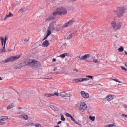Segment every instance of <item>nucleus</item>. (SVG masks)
Returning a JSON list of instances; mask_svg holds the SVG:
<instances>
[{"label": "nucleus", "mask_w": 127, "mask_h": 127, "mask_svg": "<svg viewBox=\"0 0 127 127\" xmlns=\"http://www.w3.org/2000/svg\"><path fill=\"white\" fill-rule=\"evenodd\" d=\"M111 25L113 29L115 31L120 29L121 28L122 23L121 22H118L117 23L114 21H112L111 23Z\"/></svg>", "instance_id": "5"}, {"label": "nucleus", "mask_w": 127, "mask_h": 127, "mask_svg": "<svg viewBox=\"0 0 127 127\" xmlns=\"http://www.w3.org/2000/svg\"><path fill=\"white\" fill-rule=\"evenodd\" d=\"M102 86V85H101V84H98L96 87H101V86Z\"/></svg>", "instance_id": "47"}, {"label": "nucleus", "mask_w": 127, "mask_h": 127, "mask_svg": "<svg viewBox=\"0 0 127 127\" xmlns=\"http://www.w3.org/2000/svg\"><path fill=\"white\" fill-rule=\"evenodd\" d=\"M105 127H109L108 126V125H107L105 126Z\"/></svg>", "instance_id": "57"}, {"label": "nucleus", "mask_w": 127, "mask_h": 127, "mask_svg": "<svg viewBox=\"0 0 127 127\" xmlns=\"http://www.w3.org/2000/svg\"><path fill=\"white\" fill-rule=\"evenodd\" d=\"M2 80V79L1 78V77H0V80Z\"/></svg>", "instance_id": "63"}, {"label": "nucleus", "mask_w": 127, "mask_h": 127, "mask_svg": "<svg viewBox=\"0 0 127 127\" xmlns=\"http://www.w3.org/2000/svg\"><path fill=\"white\" fill-rule=\"evenodd\" d=\"M20 57V56L17 55L15 56H11L7 58L6 60L2 61V64H5L9 62L14 61L19 59Z\"/></svg>", "instance_id": "6"}, {"label": "nucleus", "mask_w": 127, "mask_h": 127, "mask_svg": "<svg viewBox=\"0 0 127 127\" xmlns=\"http://www.w3.org/2000/svg\"><path fill=\"white\" fill-rule=\"evenodd\" d=\"M54 127H60V126H58H58H54Z\"/></svg>", "instance_id": "58"}, {"label": "nucleus", "mask_w": 127, "mask_h": 127, "mask_svg": "<svg viewBox=\"0 0 127 127\" xmlns=\"http://www.w3.org/2000/svg\"><path fill=\"white\" fill-rule=\"evenodd\" d=\"M89 79L87 78H78L74 80V81L76 82H81L84 81H86L88 80Z\"/></svg>", "instance_id": "9"}, {"label": "nucleus", "mask_w": 127, "mask_h": 127, "mask_svg": "<svg viewBox=\"0 0 127 127\" xmlns=\"http://www.w3.org/2000/svg\"><path fill=\"white\" fill-rule=\"evenodd\" d=\"M13 16V14L9 12V14H7L6 15L3 20L5 21L7 18L12 17Z\"/></svg>", "instance_id": "13"}, {"label": "nucleus", "mask_w": 127, "mask_h": 127, "mask_svg": "<svg viewBox=\"0 0 127 127\" xmlns=\"http://www.w3.org/2000/svg\"><path fill=\"white\" fill-rule=\"evenodd\" d=\"M51 20H53L54 21H52L48 28V30L53 31L55 30V29L54 26V25L55 24L56 22L55 17L51 15L49 17L46 19V21H50Z\"/></svg>", "instance_id": "3"}, {"label": "nucleus", "mask_w": 127, "mask_h": 127, "mask_svg": "<svg viewBox=\"0 0 127 127\" xmlns=\"http://www.w3.org/2000/svg\"><path fill=\"white\" fill-rule=\"evenodd\" d=\"M57 70V68L56 67H54V69L53 70V71H55L56 70Z\"/></svg>", "instance_id": "49"}, {"label": "nucleus", "mask_w": 127, "mask_h": 127, "mask_svg": "<svg viewBox=\"0 0 127 127\" xmlns=\"http://www.w3.org/2000/svg\"><path fill=\"white\" fill-rule=\"evenodd\" d=\"M89 118L90 119L93 121H94L95 119V116H90L89 117Z\"/></svg>", "instance_id": "25"}, {"label": "nucleus", "mask_w": 127, "mask_h": 127, "mask_svg": "<svg viewBox=\"0 0 127 127\" xmlns=\"http://www.w3.org/2000/svg\"><path fill=\"white\" fill-rule=\"evenodd\" d=\"M49 41L47 40H46L43 42L42 45L44 47H46L49 45Z\"/></svg>", "instance_id": "14"}, {"label": "nucleus", "mask_w": 127, "mask_h": 127, "mask_svg": "<svg viewBox=\"0 0 127 127\" xmlns=\"http://www.w3.org/2000/svg\"><path fill=\"white\" fill-rule=\"evenodd\" d=\"M75 22V20L74 19H72L68 21L67 23L64 24L62 26V27L63 28H65L69 27L72 25Z\"/></svg>", "instance_id": "7"}, {"label": "nucleus", "mask_w": 127, "mask_h": 127, "mask_svg": "<svg viewBox=\"0 0 127 127\" xmlns=\"http://www.w3.org/2000/svg\"><path fill=\"white\" fill-rule=\"evenodd\" d=\"M125 54L127 55V52H125Z\"/></svg>", "instance_id": "59"}, {"label": "nucleus", "mask_w": 127, "mask_h": 127, "mask_svg": "<svg viewBox=\"0 0 127 127\" xmlns=\"http://www.w3.org/2000/svg\"><path fill=\"white\" fill-rule=\"evenodd\" d=\"M62 123V121H59L57 123L58 124H61Z\"/></svg>", "instance_id": "52"}, {"label": "nucleus", "mask_w": 127, "mask_h": 127, "mask_svg": "<svg viewBox=\"0 0 127 127\" xmlns=\"http://www.w3.org/2000/svg\"><path fill=\"white\" fill-rule=\"evenodd\" d=\"M45 79H49V78H45Z\"/></svg>", "instance_id": "64"}, {"label": "nucleus", "mask_w": 127, "mask_h": 127, "mask_svg": "<svg viewBox=\"0 0 127 127\" xmlns=\"http://www.w3.org/2000/svg\"><path fill=\"white\" fill-rule=\"evenodd\" d=\"M14 106L15 105L14 104H10L7 107V109H9Z\"/></svg>", "instance_id": "16"}, {"label": "nucleus", "mask_w": 127, "mask_h": 127, "mask_svg": "<svg viewBox=\"0 0 127 127\" xmlns=\"http://www.w3.org/2000/svg\"><path fill=\"white\" fill-rule=\"evenodd\" d=\"M50 107L53 110H55L57 109V108L54 105H50Z\"/></svg>", "instance_id": "22"}, {"label": "nucleus", "mask_w": 127, "mask_h": 127, "mask_svg": "<svg viewBox=\"0 0 127 127\" xmlns=\"http://www.w3.org/2000/svg\"><path fill=\"white\" fill-rule=\"evenodd\" d=\"M70 118H71V120L72 121H74V122H75L76 121L73 118L72 116H71Z\"/></svg>", "instance_id": "40"}, {"label": "nucleus", "mask_w": 127, "mask_h": 127, "mask_svg": "<svg viewBox=\"0 0 127 127\" xmlns=\"http://www.w3.org/2000/svg\"><path fill=\"white\" fill-rule=\"evenodd\" d=\"M86 77H87L88 78H91V79H92L93 78V77L92 76H91L90 75H87L86 76Z\"/></svg>", "instance_id": "41"}, {"label": "nucleus", "mask_w": 127, "mask_h": 127, "mask_svg": "<svg viewBox=\"0 0 127 127\" xmlns=\"http://www.w3.org/2000/svg\"><path fill=\"white\" fill-rule=\"evenodd\" d=\"M0 40L1 42V44L2 46L3 45V43H4V38L3 37H0Z\"/></svg>", "instance_id": "19"}, {"label": "nucleus", "mask_w": 127, "mask_h": 127, "mask_svg": "<svg viewBox=\"0 0 127 127\" xmlns=\"http://www.w3.org/2000/svg\"><path fill=\"white\" fill-rule=\"evenodd\" d=\"M108 125V126H109V127H112L114 126V124H111Z\"/></svg>", "instance_id": "44"}, {"label": "nucleus", "mask_w": 127, "mask_h": 127, "mask_svg": "<svg viewBox=\"0 0 127 127\" xmlns=\"http://www.w3.org/2000/svg\"><path fill=\"white\" fill-rule=\"evenodd\" d=\"M125 64L126 66L127 67V62H125Z\"/></svg>", "instance_id": "55"}, {"label": "nucleus", "mask_w": 127, "mask_h": 127, "mask_svg": "<svg viewBox=\"0 0 127 127\" xmlns=\"http://www.w3.org/2000/svg\"><path fill=\"white\" fill-rule=\"evenodd\" d=\"M112 80L116 82H118L119 83H122V82L120 81H119L117 79H112Z\"/></svg>", "instance_id": "28"}, {"label": "nucleus", "mask_w": 127, "mask_h": 127, "mask_svg": "<svg viewBox=\"0 0 127 127\" xmlns=\"http://www.w3.org/2000/svg\"><path fill=\"white\" fill-rule=\"evenodd\" d=\"M123 106L125 108H127V105L124 104H123Z\"/></svg>", "instance_id": "48"}, {"label": "nucleus", "mask_w": 127, "mask_h": 127, "mask_svg": "<svg viewBox=\"0 0 127 127\" xmlns=\"http://www.w3.org/2000/svg\"><path fill=\"white\" fill-rule=\"evenodd\" d=\"M80 93L82 96L84 98H87L89 97V94L87 93H85L84 91H81Z\"/></svg>", "instance_id": "10"}, {"label": "nucleus", "mask_w": 127, "mask_h": 127, "mask_svg": "<svg viewBox=\"0 0 127 127\" xmlns=\"http://www.w3.org/2000/svg\"><path fill=\"white\" fill-rule=\"evenodd\" d=\"M122 116L124 117L127 118V115L122 114Z\"/></svg>", "instance_id": "43"}, {"label": "nucleus", "mask_w": 127, "mask_h": 127, "mask_svg": "<svg viewBox=\"0 0 127 127\" xmlns=\"http://www.w3.org/2000/svg\"><path fill=\"white\" fill-rule=\"evenodd\" d=\"M90 56V55L89 54H87L82 56H81V57H79L78 58H79V60H84L87 58H89Z\"/></svg>", "instance_id": "11"}, {"label": "nucleus", "mask_w": 127, "mask_h": 127, "mask_svg": "<svg viewBox=\"0 0 127 127\" xmlns=\"http://www.w3.org/2000/svg\"><path fill=\"white\" fill-rule=\"evenodd\" d=\"M126 9L123 7H118L116 10H114L113 12L119 18H121L124 15Z\"/></svg>", "instance_id": "1"}, {"label": "nucleus", "mask_w": 127, "mask_h": 127, "mask_svg": "<svg viewBox=\"0 0 127 127\" xmlns=\"http://www.w3.org/2000/svg\"><path fill=\"white\" fill-rule=\"evenodd\" d=\"M12 50V49H8V52H10V51L11 50Z\"/></svg>", "instance_id": "56"}, {"label": "nucleus", "mask_w": 127, "mask_h": 127, "mask_svg": "<svg viewBox=\"0 0 127 127\" xmlns=\"http://www.w3.org/2000/svg\"><path fill=\"white\" fill-rule=\"evenodd\" d=\"M53 94L54 95H55L57 96H58L59 95V94H58L56 92H55Z\"/></svg>", "instance_id": "39"}, {"label": "nucleus", "mask_w": 127, "mask_h": 127, "mask_svg": "<svg viewBox=\"0 0 127 127\" xmlns=\"http://www.w3.org/2000/svg\"><path fill=\"white\" fill-rule=\"evenodd\" d=\"M48 36H49L46 34V35L45 36V37H44V39H43V41L44 40H45L46 39Z\"/></svg>", "instance_id": "45"}, {"label": "nucleus", "mask_w": 127, "mask_h": 127, "mask_svg": "<svg viewBox=\"0 0 127 127\" xmlns=\"http://www.w3.org/2000/svg\"><path fill=\"white\" fill-rule=\"evenodd\" d=\"M24 9L23 8L21 9L19 11V13L22 14L24 12Z\"/></svg>", "instance_id": "29"}, {"label": "nucleus", "mask_w": 127, "mask_h": 127, "mask_svg": "<svg viewBox=\"0 0 127 127\" xmlns=\"http://www.w3.org/2000/svg\"><path fill=\"white\" fill-rule=\"evenodd\" d=\"M119 52H122L124 50V48L122 46H121L118 49Z\"/></svg>", "instance_id": "21"}, {"label": "nucleus", "mask_w": 127, "mask_h": 127, "mask_svg": "<svg viewBox=\"0 0 127 127\" xmlns=\"http://www.w3.org/2000/svg\"><path fill=\"white\" fill-rule=\"evenodd\" d=\"M1 117H0V119H1ZM2 121L1 120H0V122Z\"/></svg>", "instance_id": "62"}, {"label": "nucleus", "mask_w": 127, "mask_h": 127, "mask_svg": "<svg viewBox=\"0 0 127 127\" xmlns=\"http://www.w3.org/2000/svg\"><path fill=\"white\" fill-rule=\"evenodd\" d=\"M29 40V39H24V41H28Z\"/></svg>", "instance_id": "50"}, {"label": "nucleus", "mask_w": 127, "mask_h": 127, "mask_svg": "<svg viewBox=\"0 0 127 127\" xmlns=\"http://www.w3.org/2000/svg\"><path fill=\"white\" fill-rule=\"evenodd\" d=\"M113 98V96L112 95H107L106 97L107 99L108 100H110L112 99Z\"/></svg>", "instance_id": "15"}, {"label": "nucleus", "mask_w": 127, "mask_h": 127, "mask_svg": "<svg viewBox=\"0 0 127 127\" xmlns=\"http://www.w3.org/2000/svg\"><path fill=\"white\" fill-rule=\"evenodd\" d=\"M65 56V55L64 54L62 55H60L59 56V57H61V58H64Z\"/></svg>", "instance_id": "35"}, {"label": "nucleus", "mask_w": 127, "mask_h": 127, "mask_svg": "<svg viewBox=\"0 0 127 127\" xmlns=\"http://www.w3.org/2000/svg\"><path fill=\"white\" fill-rule=\"evenodd\" d=\"M22 117L25 120H27L28 118V116L26 115H24L22 116Z\"/></svg>", "instance_id": "26"}, {"label": "nucleus", "mask_w": 127, "mask_h": 127, "mask_svg": "<svg viewBox=\"0 0 127 127\" xmlns=\"http://www.w3.org/2000/svg\"><path fill=\"white\" fill-rule=\"evenodd\" d=\"M61 119L62 121H64L65 120V118L64 117V115L63 114L61 115Z\"/></svg>", "instance_id": "30"}, {"label": "nucleus", "mask_w": 127, "mask_h": 127, "mask_svg": "<svg viewBox=\"0 0 127 127\" xmlns=\"http://www.w3.org/2000/svg\"><path fill=\"white\" fill-rule=\"evenodd\" d=\"M67 13V11L66 9L62 7L56 9L55 11L53 12L52 14L54 16L57 15H64L66 14Z\"/></svg>", "instance_id": "4"}, {"label": "nucleus", "mask_w": 127, "mask_h": 127, "mask_svg": "<svg viewBox=\"0 0 127 127\" xmlns=\"http://www.w3.org/2000/svg\"><path fill=\"white\" fill-rule=\"evenodd\" d=\"M7 38H6V37H5L4 38V46H5V45L6 43V41L7 40Z\"/></svg>", "instance_id": "37"}, {"label": "nucleus", "mask_w": 127, "mask_h": 127, "mask_svg": "<svg viewBox=\"0 0 127 127\" xmlns=\"http://www.w3.org/2000/svg\"><path fill=\"white\" fill-rule=\"evenodd\" d=\"M73 71L74 72H75V71H76V72H78V70L76 69L75 68V69H74V70H73Z\"/></svg>", "instance_id": "51"}, {"label": "nucleus", "mask_w": 127, "mask_h": 127, "mask_svg": "<svg viewBox=\"0 0 127 127\" xmlns=\"http://www.w3.org/2000/svg\"><path fill=\"white\" fill-rule=\"evenodd\" d=\"M25 66V62L21 64H19L16 65L14 68L16 69L20 68L22 67Z\"/></svg>", "instance_id": "12"}, {"label": "nucleus", "mask_w": 127, "mask_h": 127, "mask_svg": "<svg viewBox=\"0 0 127 127\" xmlns=\"http://www.w3.org/2000/svg\"><path fill=\"white\" fill-rule=\"evenodd\" d=\"M5 46H4H4L3 47V48L1 49L0 50V52L1 53H2V52H6L5 50Z\"/></svg>", "instance_id": "24"}, {"label": "nucleus", "mask_w": 127, "mask_h": 127, "mask_svg": "<svg viewBox=\"0 0 127 127\" xmlns=\"http://www.w3.org/2000/svg\"><path fill=\"white\" fill-rule=\"evenodd\" d=\"M75 123H76V124H77V125H78L79 126H80V127H81V125L80 124H79L78 123V122H77L76 121H75V122H74Z\"/></svg>", "instance_id": "42"}, {"label": "nucleus", "mask_w": 127, "mask_h": 127, "mask_svg": "<svg viewBox=\"0 0 127 127\" xmlns=\"http://www.w3.org/2000/svg\"><path fill=\"white\" fill-rule=\"evenodd\" d=\"M93 62L96 63H98L99 62V61L97 59H93Z\"/></svg>", "instance_id": "27"}, {"label": "nucleus", "mask_w": 127, "mask_h": 127, "mask_svg": "<svg viewBox=\"0 0 127 127\" xmlns=\"http://www.w3.org/2000/svg\"><path fill=\"white\" fill-rule=\"evenodd\" d=\"M35 126L36 127H41V126L40 124H36Z\"/></svg>", "instance_id": "38"}, {"label": "nucleus", "mask_w": 127, "mask_h": 127, "mask_svg": "<svg viewBox=\"0 0 127 127\" xmlns=\"http://www.w3.org/2000/svg\"><path fill=\"white\" fill-rule=\"evenodd\" d=\"M86 61L88 62H90V61L89 60H86Z\"/></svg>", "instance_id": "61"}, {"label": "nucleus", "mask_w": 127, "mask_h": 127, "mask_svg": "<svg viewBox=\"0 0 127 127\" xmlns=\"http://www.w3.org/2000/svg\"><path fill=\"white\" fill-rule=\"evenodd\" d=\"M4 124V122H0V125H3Z\"/></svg>", "instance_id": "54"}, {"label": "nucleus", "mask_w": 127, "mask_h": 127, "mask_svg": "<svg viewBox=\"0 0 127 127\" xmlns=\"http://www.w3.org/2000/svg\"><path fill=\"white\" fill-rule=\"evenodd\" d=\"M26 94L27 95V96H30L31 95H30V93H26Z\"/></svg>", "instance_id": "46"}, {"label": "nucleus", "mask_w": 127, "mask_h": 127, "mask_svg": "<svg viewBox=\"0 0 127 127\" xmlns=\"http://www.w3.org/2000/svg\"><path fill=\"white\" fill-rule=\"evenodd\" d=\"M25 66L29 65L31 67L38 66L40 65V64L34 60H29L24 62Z\"/></svg>", "instance_id": "2"}, {"label": "nucleus", "mask_w": 127, "mask_h": 127, "mask_svg": "<svg viewBox=\"0 0 127 127\" xmlns=\"http://www.w3.org/2000/svg\"><path fill=\"white\" fill-rule=\"evenodd\" d=\"M56 59L54 58L53 59L52 61L53 62H55L56 61Z\"/></svg>", "instance_id": "53"}, {"label": "nucleus", "mask_w": 127, "mask_h": 127, "mask_svg": "<svg viewBox=\"0 0 127 127\" xmlns=\"http://www.w3.org/2000/svg\"><path fill=\"white\" fill-rule=\"evenodd\" d=\"M74 34L73 33H70L67 36V39L68 40L70 39L73 36Z\"/></svg>", "instance_id": "18"}, {"label": "nucleus", "mask_w": 127, "mask_h": 127, "mask_svg": "<svg viewBox=\"0 0 127 127\" xmlns=\"http://www.w3.org/2000/svg\"><path fill=\"white\" fill-rule=\"evenodd\" d=\"M45 96H46L47 97H50L52 96H54V95L53 94H45Z\"/></svg>", "instance_id": "23"}, {"label": "nucleus", "mask_w": 127, "mask_h": 127, "mask_svg": "<svg viewBox=\"0 0 127 127\" xmlns=\"http://www.w3.org/2000/svg\"><path fill=\"white\" fill-rule=\"evenodd\" d=\"M47 35L49 36L50 35L51 33V32L50 30H48L47 31Z\"/></svg>", "instance_id": "32"}, {"label": "nucleus", "mask_w": 127, "mask_h": 127, "mask_svg": "<svg viewBox=\"0 0 127 127\" xmlns=\"http://www.w3.org/2000/svg\"><path fill=\"white\" fill-rule=\"evenodd\" d=\"M1 117L0 120L2 121H5L8 119V117L6 116H3Z\"/></svg>", "instance_id": "20"}, {"label": "nucleus", "mask_w": 127, "mask_h": 127, "mask_svg": "<svg viewBox=\"0 0 127 127\" xmlns=\"http://www.w3.org/2000/svg\"><path fill=\"white\" fill-rule=\"evenodd\" d=\"M64 93H65V95H66V93L67 94H68V95H66V96H68V95H69V93L68 91H64Z\"/></svg>", "instance_id": "34"}, {"label": "nucleus", "mask_w": 127, "mask_h": 127, "mask_svg": "<svg viewBox=\"0 0 127 127\" xmlns=\"http://www.w3.org/2000/svg\"><path fill=\"white\" fill-rule=\"evenodd\" d=\"M59 94V95L62 97L65 96L66 95H68V94L66 93V95H65V93L64 92V91L60 93Z\"/></svg>", "instance_id": "17"}, {"label": "nucleus", "mask_w": 127, "mask_h": 127, "mask_svg": "<svg viewBox=\"0 0 127 127\" xmlns=\"http://www.w3.org/2000/svg\"><path fill=\"white\" fill-rule=\"evenodd\" d=\"M33 125V123H28L26 124V125L27 126H32Z\"/></svg>", "instance_id": "31"}, {"label": "nucleus", "mask_w": 127, "mask_h": 127, "mask_svg": "<svg viewBox=\"0 0 127 127\" xmlns=\"http://www.w3.org/2000/svg\"><path fill=\"white\" fill-rule=\"evenodd\" d=\"M87 108V107L86 104L84 102H81L79 107V109L82 112L86 110Z\"/></svg>", "instance_id": "8"}, {"label": "nucleus", "mask_w": 127, "mask_h": 127, "mask_svg": "<svg viewBox=\"0 0 127 127\" xmlns=\"http://www.w3.org/2000/svg\"><path fill=\"white\" fill-rule=\"evenodd\" d=\"M121 68L123 70H124L125 71H127V69L125 67H123V66H121Z\"/></svg>", "instance_id": "36"}, {"label": "nucleus", "mask_w": 127, "mask_h": 127, "mask_svg": "<svg viewBox=\"0 0 127 127\" xmlns=\"http://www.w3.org/2000/svg\"><path fill=\"white\" fill-rule=\"evenodd\" d=\"M21 107H19L18 108V109H21Z\"/></svg>", "instance_id": "60"}, {"label": "nucleus", "mask_w": 127, "mask_h": 127, "mask_svg": "<svg viewBox=\"0 0 127 127\" xmlns=\"http://www.w3.org/2000/svg\"><path fill=\"white\" fill-rule=\"evenodd\" d=\"M65 115L66 117H71L72 116L69 114L68 113H66L65 114Z\"/></svg>", "instance_id": "33"}]
</instances>
